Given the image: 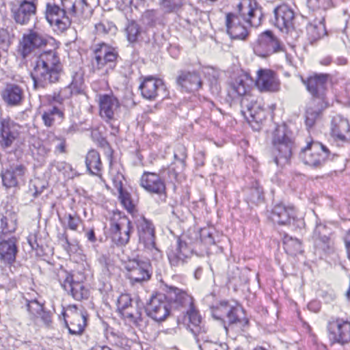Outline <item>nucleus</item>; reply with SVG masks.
<instances>
[{
	"label": "nucleus",
	"mask_w": 350,
	"mask_h": 350,
	"mask_svg": "<svg viewBox=\"0 0 350 350\" xmlns=\"http://www.w3.org/2000/svg\"><path fill=\"white\" fill-rule=\"evenodd\" d=\"M62 72L63 66L57 52L50 50L40 53L33 63L30 72L33 88H45L59 82Z\"/></svg>",
	"instance_id": "nucleus-1"
},
{
	"label": "nucleus",
	"mask_w": 350,
	"mask_h": 350,
	"mask_svg": "<svg viewBox=\"0 0 350 350\" xmlns=\"http://www.w3.org/2000/svg\"><path fill=\"white\" fill-rule=\"evenodd\" d=\"M88 8L86 0H61V6L47 3L46 18L55 31L64 32L71 25L70 16H82Z\"/></svg>",
	"instance_id": "nucleus-2"
},
{
	"label": "nucleus",
	"mask_w": 350,
	"mask_h": 350,
	"mask_svg": "<svg viewBox=\"0 0 350 350\" xmlns=\"http://www.w3.org/2000/svg\"><path fill=\"white\" fill-rule=\"evenodd\" d=\"M248 85L243 79H237L228 89V99L231 103L239 102L243 116L250 122H261L265 117V111L255 97L247 93Z\"/></svg>",
	"instance_id": "nucleus-3"
},
{
	"label": "nucleus",
	"mask_w": 350,
	"mask_h": 350,
	"mask_svg": "<svg viewBox=\"0 0 350 350\" xmlns=\"http://www.w3.org/2000/svg\"><path fill=\"white\" fill-rule=\"evenodd\" d=\"M295 144L291 132L285 125L278 126L273 133L272 156L278 166L283 167L288 163Z\"/></svg>",
	"instance_id": "nucleus-4"
},
{
	"label": "nucleus",
	"mask_w": 350,
	"mask_h": 350,
	"mask_svg": "<svg viewBox=\"0 0 350 350\" xmlns=\"http://www.w3.org/2000/svg\"><path fill=\"white\" fill-rule=\"evenodd\" d=\"M330 151L322 143L311 140L299 153V159L307 165L314 168L323 167L329 159Z\"/></svg>",
	"instance_id": "nucleus-5"
},
{
	"label": "nucleus",
	"mask_w": 350,
	"mask_h": 350,
	"mask_svg": "<svg viewBox=\"0 0 350 350\" xmlns=\"http://www.w3.org/2000/svg\"><path fill=\"white\" fill-rule=\"evenodd\" d=\"M118 53L105 43L98 45L91 58V70L93 72L103 70L105 73L116 66Z\"/></svg>",
	"instance_id": "nucleus-6"
},
{
	"label": "nucleus",
	"mask_w": 350,
	"mask_h": 350,
	"mask_svg": "<svg viewBox=\"0 0 350 350\" xmlns=\"http://www.w3.org/2000/svg\"><path fill=\"white\" fill-rule=\"evenodd\" d=\"M334 75L314 73L308 77H301V81L312 99L324 103L327 92V83H334Z\"/></svg>",
	"instance_id": "nucleus-7"
},
{
	"label": "nucleus",
	"mask_w": 350,
	"mask_h": 350,
	"mask_svg": "<svg viewBox=\"0 0 350 350\" xmlns=\"http://www.w3.org/2000/svg\"><path fill=\"white\" fill-rule=\"evenodd\" d=\"M124 269L126 277L132 286L142 285L150 280L152 274L150 262L139 258L129 259L125 263Z\"/></svg>",
	"instance_id": "nucleus-8"
},
{
	"label": "nucleus",
	"mask_w": 350,
	"mask_h": 350,
	"mask_svg": "<svg viewBox=\"0 0 350 350\" xmlns=\"http://www.w3.org/2000/svg\"><path fill=\"white\" fill-rule=\"evenodd\" d=\"M57 277L61 286L75 300L81 301L89 297L88 289L78 280L75 274L62 269L58 271Z\"/></svg>",
	"instance_id": "nucleus-9"
},
{
	"label": "nucleus",
	"mask_w": 350,
	"mask_h": 350,
	"mask_svg": "<svg viewBox=\"0 0 350 350\" xmlns=\"http://www.w3.org/2000/svg\"><path fill=\"white\" fill-rule=\"evenodd\" d=\"M236 9L235 13L247 25L255 27L261 25L262 10L255 0H241L237 4Z\"/></svg>",
	"instance_id": "nucleus-10"
},
{
	"label": "nucleus",
	"mask_w": 350,
	"mask_h": 350,
	"mask_svg": "<svg viewBox=\"0 0 350 350\" xmlns=\"http://www.w3.org/2000/svg\"><path fill=\"white\" fill-rule=\"evenodd\" d=\"M269 218L279 225H291L301 228L304 221L296 217L295 207L283 202L275 204L271 209Z\"/></svg>",
	"instance_id": "nucleus-11"
},
{
	"label": "nucleus",
	"mask_w": 350,
	"mask_h": 350,
	"mask_svg": "<svg viewBox=\"0 0 350 350\" xmlns=\"http://www.w3.org/2000/svg\"><path fill=\"white\" fill-rule=\"evenodd\" d=\"M172 310L165 294L152 295L145 307L147 316L161 322L170 315Z\"/></svg>",
	"instance_id": "nucleus-12"
},
{
	"label": "nucleus",
	"mask_w": 350,
	"mask_h": 350,
	"mask_svg": "<svg viewBox=\"0 0 350 350\" xmlns=\"http://www.w3.org/2000/svg\"><path fill=\"white\" fill-rule=\"evenodd\" d=\"M49 37L38 31L30 29L24 33L19 42L18 53L23 59L27 58L35 49L46 46Z\"/></svg>",
	"instance_id": "nucleus-13"
},
{
	"label": "nucleus",
	"mask_w": 350,
	"mask_h": 350,
	"mask_svg": "<svg viewBox=\"0 0 350 350\" xmlns=\"http://www.w3.org/2000/svg\"><path fill=\"white\" fill-rule=\"evenodd\" d=\"M135 223L139 243L148 250L158 251L155 243V228L152 221L142 215Z\"/></svg>",
	"instance_id": "nucleus-14"
},
{
	"label": "nucleus",
	"mask_w": 350,
	"mask_h": 350,
	"mask_svg": "<svg viewBox=\"0 0 350 350\" xmlns=\"http://www.w3.org/2000/svg\"><path fill=\"white\" fill-rule=\"evenodd\" d=\"M282 51L280 41L271 31L267 30L259 35L254 45V53L260 57H265L274 53Z\"/></svg>",
	"instance_id": "nucleus-15"
},
{
	"label": "nucleus",
	"mask_w": 350,
	"mask_h": 350,
	"mask_svg": "<svg viewBox=\"0 0 350 350\" xmlns=\"http://www.w3.org/2000/svg\"><path fill=\"white\" fill-rule=\"evenodd\" d=\"M329 340L334 343L345 345L350 342V322L340 318H332L327 323Z\"/></svg>",
	"instance_id": "nucleus-16"
},
{
	"label": "nucleus",
	"mask_w": 350,
	"mask_h": 350,
	"mask_svg": "<svg viewBox=\"0 0 350 350\" xmlns=\"http://www.w3.org/2000/svg\"><path fill=\"white\" fill-rule=\"evenodd\" d=\"M27 167L23 164L12 165L1 170V178L3 186L6 189L17 188L25 182Z\"/></svg>",
	"instance_id": "nucleus-17"
},
{
	"label": "nucleus",
	"mask_w": 350,
	"mask_h": 350,
	"mask_svg": "<svg viewBox=\"0 0 350 350\" xmlns=\"http://www.w3.org/2000/svg\"><path fill=\"white\" fill-rule=\"evenodd\" d=\"M165 297L172 310L187 309L193 305V298L186 291L174 286H165Z\"/></svg>",
	"instance_id": "nucleus-18"
},
{
	"label": "nucleus",
	"mask_w": 350,
	"mask_h": 350,
	"mask_svg": "<svg viewBox=\"0 0 350 350\" xmlns=\"http://www.w3.org/2000/svg\"><path fill=\"white\" fill-rule=\"evenodd\" d=\"M273 14L271 22L280 31L288 33L294 30L295 13L288 5L282 4L276 7Z\"/></svg>",
	"instance_id": "nucleus-19"
},
{
	"label": "nucleus",
	"mask_w": 350,
	"mask_h": 350,
	"mask_svg": "<svg viewBox=\"0 0 350 350\" xmlns=\"http://www.w3.org/2000/svg\"><path fill=\"white\" fill-rule=\"evenodd\" d=\"M133 230L131 221L123 217L119 222L111 224L110 232L112 241L118 246H125L129 242Z\"/></svg>",
	"instance_id": "nucleus-20"
},
{
	"label": "nucleus",
	"mask_w": 350,
	"mask_h": 350,
	"mask_svg": "<svg viewBox=\"0 0 350 350\" xmlns=\"http://www.w3.org/2000/svg\"><path fill=\"white\" fill-rule=\"evenodd\" d=\"M192 254V250L185 241L178 239L176 244L172 246L167 255L170 264L173 267H180L187 262Z\"/></svg>",
	"instance_id": "nucleus-21"
},
{
	"label": "nucleus",
	"mask_w": 350,
	"mask_h": 350,
	"mask_svg": "<svg viewBox=\"0 0 350 350\" xmlns=\"http://www.w3.org/2000/svg\"><path fill=\"white\" fill-rule=\"evenodd\" d=\"M176 82L181 90L186 92H197L203 84L200 73L196 70H180Z\"/></svg>",
	"instance_id": "nucleus-22"
},
{
	"label": "nucleus",
	"mask_w": 350,
	"mask_h": 350,
	"mask_svg": "<svg viewBox=\"0 0 350 350\" xmlns=\"http://www.w3.org/2000/svg\"><path fill=\"white\" fill-rule=\"evenodd\" d=\"M99 113L107 122L115 120L120 105L119 100L112 94L98 95Z\"/></svg>",
	"instance_id": "nucleus-23"
},
{
	"label": "nucleus",
	"mask_w": 350,
	"mask_h": 350,
	"mask_svg": "<svg viewBox=\"0 0 350 350\" xmlns=\"http://www.w3.org/2000/svg\"><path fill=\"white\" fill-rule=\"evenodd\" d=\"M20 126L10 118L0 121V146L2 148H10L19 135Z\"/></svg>",
	"instance_id": "nucleus-24"
},
{
	"label": "nucleus",
	"mask_w": 350,
	"mask_h": 350,
	"mask_svg": "<svg viewBox=\"0 0 350 350\" xmlns=\"http://www.w3.org/2000/svg\"><path fill=\"white\" fill-rule=\"evenodd\" d=\"M139 89L143 98L150 100H154L159 96H164V94H161V93L165 92L163 81L152 76L146 77Z\"/></svg>",
	"instance_id": "nucleus-25"
},
{
	"label": "nucleus",
	"mask_w": 350,
	"mask_h": 350,
	"mask_svg": "<svg viewBox=\"0 0 350 350\" xmlns=\"http://www.w3.org/2000/svg\"><path fill=\"white\" fill-rule=\"evenodd\" d=\"M139 185L150 193L162 195L166 191L164 180L154 172H144L141 176Z\"/></svg>",
	"instance_id": "nucleus-26"
},
{
	"label": "nucleus",
	"mask_w": 350,
	"mask_h": 350,
	"mask_svg": "<svg viewBox=\"0 0 350 350\" xmlns=\"http://www.w3.org/2000/svg\"><path fill=\"white\" fill-rule=\"evenodd\" d=\"M241 19L236 13H228L226 16L227 33L232 39L245 40L248 35L246 23Z\"/></svg>",
	"instance_id": "nucleus-27"
},
{
	"label": "nucleus",
	"mask_w": 350,
	"mask_h": 350,
	"mask_svg": "<svg viewBox=\"0 0 350 350\" xmlns=\"http://www.w3.org/2000/svg\"><path fill=\"white\" fill-rule=\"evenodd\" d=\"M256 85L260 92H278L280 83L273 70L260 69L257 72Z\"/></svg>",
	"instance_id": "nucleus-28"
},
{
	"label": "nucleus",
	"mask_w": 350,
	"mask_h": 350,
	"mask_svg": "<svg viewBox=\"0 0 350 350\" xmlns=\"http://www.w3.org/2000/svg\"><path fill=\"white\" fill-rule=\"evenodd\" d=\"M18 239L15 236L0 238V261L5 265H11L16 260L18 253Z\"/></svg>",
	"instance_id": "nucleus-29"
},
{
	"label": "nucleus",
	"mask_w": 350,
	"mask_h": 350,
	"mask_svg": "<svg viewBox=\"0 0 350 350\" xmlns=\"http://www.w3.org/2000/svg\"><path fill=\"white\" fill-rule=\"evenodd\" d=\"M36 0H23L17 8L12 10L13 18L16 23L25 25L29 21L31 17L36 14Z\"/></svg>",
	"instance_id": "nucleus-30"
},
{
	"label": "nucleus",
	"mask_w": 350,
	"mask_h": 350,
	"mask_svg": "<svg viewBox=\"0 0 350 350\" xmlns=\"http://www.w3.org/2000/svg\"><path fill=\"white\" fill-rule=\"evenodd\" d=\"M1 96L9 107L21 105L25 97L23 89L15 83H8L1 92Z\"/></svg>",
	"instance_id": "nucleus-31"
},
{
	"label": "nucleus",
	"mask_w": 350,
	"mask_h": 350,
	"mask_svg": "<svg viewBox=\"0 0 350 350\" xmlns=\"http://www.w3.org/2000/svg\"><path fill=\"white\" fill-rule=\"evenodd\" d=\"M64 323L68 329L70 334L72 335H80L86 326V317L82 312L75 311L70 315L62 312Z\"/></svg>",
	"instance_id": "nucleus-32"
},
{
	"label": "nucleus",
	"mask_w": 350,
	"mask_h": 350,
	"mask_svg": "<svg viewBox=\"0 0 350 350\" xmlns=\"http://www.w3.org/2000/svg\"><path fill=\"white\" fill-rule=\"evenodd\" d=\"M330 234V230L325 225L321 223L317 224L312 237L314 244L317 247L325 253L331 250Z\"/></svg>",
	"instance_id": "nucleus-33"
},
{
	"label": "nucleus",
	"mask_w": 350,
	"mask_h": 350,
	"mask_svg": "<svg viewBox=\"0 0 350 350\" xmlns=\"http://www.w3.org/2000/svg\"><path fill=\"white\" fill-rule=\"evenodd\" d=\"M332 135L341 141H350V125L349 121L340 116H336L331 123Z\"/></svg>",
	"instance_id": "nucleus-34"
},
{
	"label": "nucleus",
	"mask_w": 350,
	"mask_h": 350,
	"mask_svg": "<svg viewBox=\"0 0 350 350\" xmlns=\"http://www.w3.org/2000/svg\"><path fill=\"white\" fill-rule=\"evenodd\" d=\"M187 314L189 320L188 328L195 336L206 332V327L203 323L199 311L195 308L194 304L187 309Z\"/></svg>",
	"instance_id": "nucleus-35"
},
{
	"label": "nucleus",
	"mask_w": 350,
	"mask_h": 350,
	"mask_svg": "<svg viewBox=\"0 0 350 350\" xmlns=\"http://www.w3.org/2000/svg\"><path fill=\"white\" fill-rule=\"evenodd\" d=\"M85 166L89 173L94 176H100L103 164L100 154L96 150H89L85 157Z\"/></svg>",
	"instance_id": "nucleus-36"
},
{
	"label": "nucleus",
	"mask_w": 350,
	"mask_h": 350,
	"mask_svg": "<svg viewBox=\"0 0 350 350\" xmlns=\"http://www.w3.org/2000/svg\"><path fill=\"white\" fill-rule=\"evenodd\" d=\"M64 118V109L55 105L44 109L41 115V119L47 128L53 126L56 119L62 121Z\"/></svg>",
	"instance_id": "nucleus-37"
},
{
	"label": "nucleus",
	"mask_w": 350,
	"mask_h": 350,
	"mask_svg": "<svg viewBox=\"0 0 350 350\" xmlns=\"http://www.w3.org/2000/svg\"><path fill=\"white\" fill-rule=\"evenodd\" d=\"M17 224L15 217L11 213L0 215V238H8L14 236Z\"/></svg>",
	"instance_id": "nucleus-38"
},
{
	"label": "nucleus",
	"mask_w": 350,
	"mask_h": 350,
	"mask_svg": "<svg viewBox=\"0 0 350 350\" xmlns=\"http://www.w3.org/2000/svg\"><path fill=\"white\" fill-rule=\"evenodd\" d=\"M27 243L38 256L48 254L49 247L39 234H30L27 237Z\"/></svg>",
	"instance_id": "nucleus-39"
},
{
	"label": "nucleus",
	"mask_w": 350,
	"mask_h": 350,
	"mask_svg": "<svg viewBox=\"0 0 350 350\" xmlns=\"http://www.w3.org/2000/svg\"><path fill=\"white\" fill-rule=\"evenodd\" d=\"M308 39L312 44L326 34L323 23L319 21L309 23L306 27Z\"/></svg>",
	"instance_id": "nucleus-40"
},
{
	"label": "nucleus",
	"mask_w": 350,
	"mask_h": 350,
	"mask_svg": "<svg viewBox=\"0 0 350 350\" xmlns=\"http://www.w3.org/2000/svg\"><path fill=\"white\" fill-rule=\"evenodd\" d=\"M142 305L140 306L138 302H135V306L133 304L124 311L122 317L130 323L138 325L142 321Z\"/></svg>",
	"instance_id": "nucleus-41"
},
{
	"label": "nucleus",
	"mask_w": 350,
	"mask_h": 350,
	"mask_svg": "<svg viewBox=\"0 0 350 350\" xmlns=\"http://www.w3.org/2000/svg\"><path fill=\"white\" fill-rule=\"evenodd\" d=\"M245 199L249 202L258 204L263 201V191L258 182L244 190Z\"/></svg>",
	"instance_id": "nucleus-42"
},
{
	"label": "nucleus",
	"mask_w": 350,
	"mask_h": 350,
	"mask_svg": "<svg viewBox=\"0 0 350 350\" xmlns=\"http://www.w3.org/2000/svg\"><path fill=\"white\" fill-rule=\"evenodd\" d=\"M142 32L139 25L134 20H127L125 27V33L129 43L133 44L138 41Z\"/></svg>",
	"instance_id": "nucleus-43"
},
{
	"label": "nucleus",
	"mask_w": 350,
	"mask_h": 350,
	"mask_svg": "<svg viewBox=\"0 0 350 350\" xmlns=\"http://www.w3.org/2000/svg\"><path fill=\"white\" fill-rule=\"evenodd\" d=\"M227 301H221L219 304L214 306L211 309L212 316L215 319L221 320L224 322V326L227 330L224 318L226 317L228 312H230V307Z\"/></svg>",
	"instance_id": "nucleus-44"
},
{
	"label": "nucleus",
	"mask_w": 350,
	"mask_h": 350,
	"mask_svg": "<svg viewBox=\"0 0 350 350\" xmlns=\"http://www.w3.org/2000/svg\"><path fill=\"white\" fill-rule=\"evenodd\" d=\"M68 85L75 95L84 94L85 85L83 73L81 72H75Z\"/></svg>",
	"instance_id": "nucleus-45"
},
{
	"label": "nucleus",
	"mask_w": 350,
	"mask_h": 350,
	"mask_svg": "<svg viewBox=\"0 0 350 350\" xmlns=\"http://www.w3.org/2000/svg\"><path fill=\"white\" fill-rule=\"evenodd\" d=\"M284 248L291 255H296L302 252L301 241L291 237L285 236L283 241Z\"/></svg>",
	"instance_id": "nucleus-46"
},
{
	"label": "nucleus",
	"mask_w": 350,
	"mask_h": 350,
	"mask_svg": "<svg viewBox=\"0 0 350 350\" xmlns=\"http://www.w3.org/2000/svg\"><path fill=\"white\" fill-rule=\"evenodd\" d=\"M184 0H161L160 5L166 13L178 11L183 5Z\"/></svg>",
	"instance_id": "nucleus-47"
},
{
	"label": "nucleus",
	"mask_w": 350,
	"mask_h": 350,
	"mask_svg": "<svg viewBox=\"0 0 350 350\" xmlns=\"http://www.w3.org/2000/svg\"><path fill=\"white\" fill-rule=\"evenodd\" d=\"M320 110H316L312 108H308L305 113V124L309 129L314 126L317 120L320 117Z\"/></svg>",
	"instance_id": "nucleus-48"
},
{
	"label": "nucleus",
	"mask_w": 350,
	"mask_h": 350,
	"mask_svg": "<svg viewBox=\"0 0 350 350\" xmlns=\"http://www.w3.org/2000/svg\"><path fill=\"white\" fill-rule=\"evenodd\" d=\"M118 191L120 203L129 212H131L134 209V204L131 200V194L123 188Z\"/></svg>",
	"instance_id": "nucleus-49"
},
{
	"label": "nucleus",
	"mask_w": 350,
	"mask_h": 350,
	"mask_svg": "<svg viewBox=\"0 0 350 350\" xmlns=\"http://www.w3.org/2000/svg\"><path fill=\"white\" fill-rule=\"evenodd\" d=\"M48 139L51 140V142L58 143L55 146V154H63L66 152V139L63 137H59L56 136L54 133H50L48 135Z\"/></svg>",
	"instance_id": "nucleus-50"
},
{
	"label": "nucleus",
	"mask_w": 350,
	"mask_h": 350,
	"mask_svg": "<svg viewBox=\"0 0 350 350\" xmlns=\"http://www.w3.org/2000/svg\"><path fill=\"white\" fill-rule=\"evenodd\" d=\"M308 7L312 10H326L332 5L331 0H308Z\"/></svg>",
	"instance_id": "nucleus-51"
},
{
	"label": "nucleus",
	"mask_w": 350,
	"mask_h": 350,
	"mask_svg": "<svg viewBox=\"0 0 350 350\" xmlns=\"http://www.w3.org/2000/svg\"><path fill=\"white\" fill-rule=\"evenodd\" d=\"M143 20L147 26L154 27L159 21L158 12L154 10H147L143 14Z\"/></svg>",
	"instance_id": "nucleus-52"
},
{
	"label": "nucleus",
	"mask_w": 350,
	"mask_h": 350,
	"mask_svg": "<svg viewBox=\"0 0 350 350\" xmlns=\"http://www.w3.org/2000/svg\"><path fill=\"white\" fill-rule=\"evenodd\" d=\"M133 304V301L130 296L127 294H122L119 297L117 301L118 310L121 314L127 308Z\"/></svg>",
	"instance_id": "nucleus-53"
},
{
	"label": "nucleus",
	"mask_w": 350,
	"mask_h": 350,
	"mask_svg": "<svg viewBox=\"0 0 350 350\" xmlns=\"http://www.w3.org/2000/svg\"><path fill=\"white\" fill-rule=\"evenodd\" d=\"M110 174L113 186L117 190H121L123 188L122 181L124 180V175L120 172L113 170H111Z\"/></svg>",
	"instance_id": "nucleus-54"
},
{
	"label": "nucleus",
	"mask_w": 350,
	"mask_h": 350,
	"mask_svg": "<svg viewBox=\"0 0 350 350\" xmlns=\"http://www.w3.org/2000/svg\"><path fill=\"white\" fill-rule=\"evenodd\" d=\"M27 308L29 312L36 317L39 312H42L44 308L37 300L32 299L27 301Z\"/></svg>",
	"instance_id": "nucleus-55"
},
{
	"label": "nucleus",
	"mask_w": 350,
	"mask_h": 350,
	"mask_svg": "<svg viewBox=\"0 0 350 350\" xmlns=\"http://www.w3.org/2000/svg\"><path fill=\"white\" fill-rule=\"evenodd\" d=\"M230 310L231 312H228L226 315L229 325L241 323L242 321L239 316V312H240L239 309L232 306L230 307Z\"/></svg>",
	"instance_id": "nucleus-56"
},
{
	"label": "nucleus",
	"mask_w": 350,
	"mask_h": 350,
	"mask_svg": "<svg viewBox=\"0 0 350 350\" xmlns=\"http://www.w3.org/2000/svg\"><path fill=\"white\" fill-rule=\"evenodd\" d=\"M50 165L51 166L55 167L59 172H62L64 175L68 174L69 172L72 170L71 165L65 161H54L51 163Z\"/></svg>",
	"instance_id": "nucleus-57"
},
{
	"label": "nucleus",
	"mask_w": 350,
	"mask_h": 350,
	"mask_svg": "<svg viewBox=\"0 0 350 350\" xmlns=\"http://www.w3.org/2000/svg\"><path fill=\"white\" fill-rule=\"evenodd\" d=\"M98 146L103 150L105 154L110 160V163H111L113 151L107 140L104 137H101L98 139Z\"/></svg>",
	"instance_id": "nucleus-58"
},
{
	"label": "nucleus",
	"mask_w": 350,
	"mask_h": 350,
	"mask_svg": "<svg viewBox=\"0 0 350 350\" xmlns=\"http://www.w3.org/2000/svg\"><path fill=\"white\" fill-rule=\"evenodd\" d=\"M67 219V225L69 229L72 230H77L80 223L81 222V218L77 215H72L68 214L66 215Z\"/></svg>",
	"instance_id": "nucleus-59"
},
{
	"label": "nucleus",
	"mask_w": 350,
	"mask_h": 350,
	"mask_svg": "<svg viewBox=\"0 0 350 350\" xmlns=\"http://www.w3.org/2000/svg\"><path fill=\"white\" fill-rule=\"evenodd\" d=\"M114 26L108 22L106 23L104 22L99 23L95 25V29L98 34H107L108 33Z\"/></svg>",
	"instance_id": "nucleus-60"
},
{
	"label": "nucleus",
	"mask_w": 350,
	"mask_h": 350,
	"mask_svg": "<svg viewBox=\"0 0 350 350\" xmlns=\"http://www.w3.org/2000/svg\"><path fill=\"white\" fill-rule=\"evenodd\" d=\"M111 336L113 338V342L117 346L122 347L127 345L128 339L124 335L116 334L111 332Z\"/></svg>",
	"instance_id": "nucleus-61"
},
{
	"label": "nucleus",
	"mask_w": 350,
	"mask_h": 350,
	"mask_svg": "<svg viewBox=\"0 0 350 350\" xmlns=\"http://www.w3.org/2000/svg\"><path fill=\"white\" fill-rule=\"evenodd\" d=\"M59 239L62 243V245L64 247L65 250H66L68 252L71 249V243H70L68 240V237L67 234L63 233L59 237Z\"/></svg>",
	"instance_id": "nucleus-62"
},
{
	"label": "nucleus",
	"mask_w": 350,
	"mask_h": 350,
	"mask_svg": "<svg viewBox=\"0 0 350 350\" xmlns=\"http://www.w3.org/2000/svg\"><path fill=\"white\" fill-rule=\"evenodd\" d=\"M36 317L40 318L46 325H49V323L51 322V313L49 312L44 310V308L42 310V312H39V314H38V316H36Z\"/></svg>",
	"instance_id": "nucleus-63"
},
{
	"label": "nucleus",
	"mask_w": 350,
	"mask_h": 350,
	"mask_svg": "<svg viewBox=\"0 0 350 350\" xmlns=\"http://www.w3.org/2000/svg\"><path fill=\"white\" fill-rule=\"evenodd\" d=\"M58 92L66 100L69 99L72 96L75 95L69 85L61 88Z\"/></svg>",
	"instance_id": "nucleus-64"
}]
</instances>
